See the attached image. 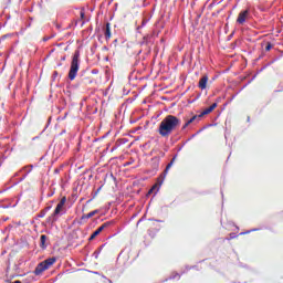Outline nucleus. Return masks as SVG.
I'll return each mask as SVG.
<instances>
[{"mask_svg": "<svg viewBox=\"0 0 283 283\" xmlns=\"http://www.w3.org/2000/svg\"><path fill=\"white\" fill-rule=\"evenodd\" d=\"M181 120L177 116L167 115L159 124L157 129L159 136L161 138H169L174 132H176L177 127H180Z\"/></svg>", "mask_w": 283, "mask_h": 283, "instance_id": "1", "label": "nucleus"}, {"mask_svg": "<svg viewBox=\"0 0 283 283\" xmlns=\"http://www.w3.org/2000/svg\"><path fill=\"white\" fill-rule=\"evenodd\" d=\"M81 59V51H75L72 57L71 67L69 71L70 81H74L76 78V74H78V61Z\"/></svg>", "mask_w": 283, "mask_h": 283, "instance_id": "2", "label": "nucleus"}, {"mask_svg": "<svg viewBox=\"0 0 283 283\" xmlns=\"http://www.w3.org/2000/svg\"><path fill=\"white\" fill-rule=\"evenodd\" d=\"M56 262V258H49L39 263L34 270V275H41L44 271H48Z\"/></svg>", "mask_w": 283, "mask_h": 283, "instance_id": "3", "label": "nucleus"}, {"mask_svg": "<svg viewBox=\"0 0 283 283\" xmlns=\"http://www.w3.org/2000/svg\"><path fill=\"white\" fill-rule=\"evenodd\" d=\"M65 202H67V198L62 197V199L57 203L54 212L52 213L51 217H49V220H51L52 222H56V216H59V213H61L63 211V207H65Z\"/></svg>", "mask_w": 283, "mask_h": 283, "instance_id": "4", "label": "nucleus"}, {"mask_svg": "<svg viewBox=\"0 0 283 283\" xmlns=\"http://www.w3.org/2000/svg\"><path fill=\"white\" fill-rule=\"evenodd\" d=\"M112 226V221H107L105 223H103L99 228H97L88 238V241L92 242V240H95L97 238V235H101V233H103V231H105V229H107V227Z\"/></svg>", "mask_w": 283, "mask_h": 283, "instance_id": "5", "label": "nucleus"}, {"mask_svg": "<svg viewBox=\"0 0 283 283\" xmlns=\"http://www.w3.org/2000/svg\"><path fill=\"white\" fill-rule=\"evenodd\" d=\"M249 17H251V12L249 11V9L240 11V13L237 18V23H239V25H244V23H247V20L249 19Z\"/></svg>", "mask_w": 283, "mask_h": 283, "instance_id": "6", "label": "nucleus"}, {"mask_svg": "<svg viewBox=\"0 0 283 283\" xmlns=\"http://www.w3.org/2000/svg\"><path fill=\"white\" fill-rule=\"evenodd\" d=\"M176 158H178V155H175L172 157V159L170 160V163L166 166V169L164 170L163 175H161V181L159 182V185H163V180H165V177L167 176V174H169V170L171 169V167H174V163H176Z\"/></svg>", "mask_w": 283, "mask_h": 283, "instance_id": "7", "label": "nucleus"}, {"mask_svg": "<svg viewBox=\"0 0 283 283\" xmlns=\"http://www.w3.org/2000/svg\"><path fill=\"white\" fill-rule=\"evenodd\" d=\"M208 83H209V75L203 74V75L200 77L199 83H198L199 90H201V91L207 90Z\"/></svg>", "mask_w": 283, "mask_h": 283, "instance_id": "8", "label": "nucleus"}, {"mask_svg": "<svg viewBox=\"0 0 283 283\" xmlns=\"http://www.w3.org/2000/svg\"><path fill=\"white\" fill-rule=\"evenodd\" d=\"M216 107H218V103H213L211 106L203 109L202 113L199 115V118H202V116H207V114H211V112H213V109H216Z\"/></svg>", "mask_w": 283, "mask_h": 283, "instance_id": "9", "label": "nucleus"}, {"mask_svg": "<svg viewBox=\"0 0 283 283\" xmlns=\"http://www.w3.org/2000/svg\"><path fill=\"white\" fill-rule=\"evenodd\" d=\"M104 34L106 40L112 39V24L109 22L106 23V29Z\"/></svg>", "mask_w": 283, "mask_h": 283, "instance_id": "10", "label": "nucleus"}, {"mask_svg": "<svg viewBox=\"0 0 283 283\" xmlns=\"http://www.w3.org/2000/svg\"><path fill=\"white\" fill-rule=\"evenodd\" d=\"M96 213H98V210H93L86 214H83L81 220H90V218H94V216H96Z\"/></svg>", "mask_w": 283, "mask_h": 283, "instance_id": "11", "label": "nucleus"}, {"mask_svg": "<svg viewBox=\"0 0 283 283\" xmlns=\"http://www.w3.org/2000/svg\"><path fill=\"white\" fill-rule=\"evenodd\" d=\"M200 116L195 115L190 119L187 120V123L182 126V129H187L188 125H191V123H196Z\"/></svg>", "mask_w": 283, "mask_h": 283, "instance_id": "12", "label": "nucleus"}, {"mask_svg": "<svg viewBox=\"0 0 283 283\" xmlns=\"http://www.w3.org/2000/svg\"><path fill=\"white\" fill-rule=\"evenodd\" d=\"M45 242H48V235L42 234V235L40 237V247H41L42 249H45Z\"/></svg>", "mask_w": 283, "mask_h": 283, "instance_id": "13", "label": "nucleus"}, {"mask_svg": "<svg viewBox=\"0 0 283 283\" xmlns=\"http://www.w3.org/2000/svg\"><path fill=\"white\" fill-rule=\"evenodd\" d=\"M52 209V207H46L44 210H42L39 214V218H45V213H48V211H50Z\"/></svg>", "mask_w": 283, "mask_h": 283, "instance_id": "14", "label": "nucleus"}, {"mask_svg": "<svg viewBox=\"0 0 283 283\" xmlns=\"http://www.w3.org/2000/svg\"><path fill=\"white\" fill-rule=\"evenodd\" d=\"M80 19H81V21H83L85 19V10H83V9L80 11Z\"/></svg>", "mask_w": 283, "mask_h": 283, "instance_id": "15", "label": "nucleus"}, {"mask_svg": "<svg viewBox=\"0 0 283 283\" xmlns=\"http://www.w3.org/2000/svg\"><path fill=\"white\" fill-rule=\"evenodd\" d=\"M272 48H273V44H271V42H268L265 46V52H269Z\"/></svg>", "mask_w": 283, "mask_h": 283, "instance_id": "16", "label": "nucleus"}, {"mask_svg": "<svg viewBox=\"0 0 283 283\" xmlns=\"http://www.w3.org/2000/svg\"><path fill=\"white\" fill-rule=\"evenodd\" d=\"M156 187H158V185L153 186V188L149 190V193H151V191H154V189H156Z\"/></svg>", "mask_w": 283, "mask_h": 283, "instance_id": "17", "label": "nucleus"}, {"mask_svg": "<svg viewBox=\"0 0 283 283\" xmlns=\"http://www.w3.org/2000/svg\"><path fill=\"white\" fill-rule=\"evenodd\" d=\"M86 202H87V205H90V202H92V199L87 200Z\"/></svg>", "mask_w": 283, "mask_h": 283, "instance_id": "18", "label": "nucleus"}, {"mask_svg": "<svg viewBox=\"0 0 283 283\" xmlns=\"http://www.w3.org/2000/svg\"><path fill=\"white\" fill-rule=\"evenodd\" d=\"M98 191H101V189H98L96 193H98ZM96 193H95V196H96Z\"/></svg>", "mask_w": 283, "mask_h": 283, "instance_id": "19", "label": "nucleus"}]
</instances>
